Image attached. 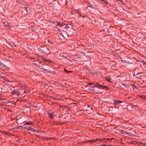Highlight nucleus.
I'll return each instance as SVG.
<instances>
[{
	"label": "nucleus",
	"mask_w": 146,
	"mask_h": 146,
	"mask_svg": "<svg viewBox=\"0 0 146 146\" xmlns=\"http://www.w3.org/2000/svg\"><path fill=\"white\" fill-rule=\"evenodd\" d=\"M65 28L66 29H67V28H68L69 27L68 26H66L65 27Z\"/></svg>",
	"instance_id": "26"
},
{
	"label": "nucleus",
	"mask_w": 146,
	"mask_h": 146,
	"mask_svg": "<svg viewBox=\"0 0 146 146\" xmlns=\"http://www.w3.org/2000/svg\"><path fill=\"white\" fill-rule=\"evenodd\" d=\"M121 133L123 134H125V131H123L122 130V131H121Z\"/></svg>",
	"instance_id": "22"
},
{
	"label": "nucleus",
	"mask_w": 146,
	"mask_h": 146,
	"mask_svg": "<svg viewBox=\"0 0 146 146\" xmlns=\"http://www.w3.org/2000/svg\"><path fill=\"white\" fill-rule=\"evenodd\" d=\"M53 112L52 113H48L49 118H50L51 119H52L53 118Z\"/></svg>",
	"instance_id": "7"
},
{
	"label": "nucleus",
	"mask_w": 146,
	"mask_h": 146,
	"mask_svg": "<svg viewBox=\"0 0 146 146\" xmlns=\"http://www.w3.org/2000/svg\"><path fill=\"white\" fill-rule=\"evenodd\" d=\"M12 94H17V96L19 95L20 92L19 90L18 89H16L13 90L11 92Z\"/></svg>",
	"instance_id": "3"
},
{
	"label": "nucleus",
	"mask_w": 146,
	"mask_h": 146,
	"mask_svg": "<svg viewBox=\"0 0 146 146\" xmlns=\"http://www.w3.org/2000/svg\"><path fill=\"white\" fill-rule=\"evenodd\" d=\"M4 26L6 27L7 28L10 29L11 28V27L10 25L8 23H5L4 24Z\"/></svg>",
	"instance_id": "8"
},
{
	"label": "nucleus",
	"mask_w": 146,
	"mask_h": 146,
	"mask_svg": "<svg viewBox=\"0 0 146 146\" xmlns=\"http://www.w3.org/2000/svg\"><path fill=\"white\" fill-rule=\"evenodd\" d=\"M125 134H127V135H129V133L127 131L125 132Z\"/></svg>",
	"instance_id": "24"
},
{
	"label": "nucleus",
	"mask_w": 146,
	"mask_h": 146,
	"mask_svg": "<svg viewBox=\"0 0 146 146\" xmlns=\"http://www.w3.org/2000/svg\"><path fill=\"white\" fill-rule=\"evenodd\" d=\"M111 146V145H106L105 144H104V145H101L100 146Z\"/></svg>",
	"instance_id": "23"
},
{
	"label": "nucleus",
	"mask_w": 146,
	"mask_h": 146,
	"mask_svg": "<svg viewBox=\"0 0 146 146\" xmlns=\"http://www.w3.org/2000/svg\"><path fill=\"white\" fill-rule=\"evenodd\" d=\"M19 101L21 102H26L27 101L26 99H22L21 97H19L18 99Z\"/></svg>",
	"instance_id": "9"
},
{
	"label": "nucleus",
	"mask_w": 146,
	"mask_h": 146,
	"mask_svg": "<svg viewBox=\"0 0 146 146\" xmlns=\"http://www.w3.org/2000/svg\"><path fill=\"white\" fill-rule=\"evenodd\" d=\"M60 56L61 57H64V58H66L67 59V56H64L63 55V54L62 53H61L60 54Z\"/></svg>",
	"instance_id": "18"
},
{
	"label": "nucleus",
	"mask_w": 146,
	"mask_h": 146,
	"mask_svg": "<svg viewBox=\"0 0 146 146\" xmlns=\"http://www.w3.org/2000/svg\"><path fill=\"white\" fill-rule=\"evenodd\" d=\"M102 1L104 3H108L107 1L104 0H102Z\"/></svg>",
	"instance_id": "20"
},
{
	"label": "nucleus",
	"mask_w": 146,
	"mask_h": 146,
	"mask_svg": "<svg viewBox=\"0 0 146 146\" xmlns=\"http://www.w3.org/2000/svg\"><path fill=\"white\" fill-rule=\"evenodd\" d=\"M59 100H61V101H63V100L62 99H59Z\"/></svg>",
	"instance_id": "27"
},
{
	"label": "nucleus",
	"mask_w": 146,
	"mask_h": 146,
	"mask_svg": "<svg viewBox=\"0 0 146 146\" xmlns=\"http://www.w3.org/2000/svg\"><path fill=\"white\" fill-rule=\"evenodd\" d=\"M23 82H21V83L19 84L18 85L19 87H22L23 88L25 89V90L24 93H28L29 91V88L27 86L23 84Z\"/></svg>",
	"instance_id": "1"
},
{
	"label": "nucleus",
	"mask_w": 146,
	"mask_h": 146,
	"mask_svg": "<svg viewBox=\"0 0 146 146\" xmlns=\"http://www.w3.org/2000/svg\"><path fill=\"white\" fill-rule=\"evenodd\" d=\"M121 103H122V102L120 100H115L114 102V104L115 105H117Z\"/></svg>",
	"instance_id": "5"
},
{
	"label": "nucleus",
	"mask_w": 146,
	"mask_h": 146,
	"mask_svg": "<svg viewBox=\"0 0 146 146\" xmlns=\"http://www.w3.org/2000/svg\"><path fill=\"white\" fill-rule=\"evenodd\" d=\"M25 125V124H24L23 126L22 127V129H28V128L29 127H27V126H26L25 125Z\"/></svg>",
	"instance_id": "11"
},
{
	"label": "nucleus",
	"mask_w": 146,
	"mask_h": 146,
	"mask_svg": "<svg viewBox=\"0 0 146 146\" xmlns=\"http://www.w3.org/2000/svg\"><path fill=\"white\" fill-rule=\"evenodd\" d=\"M89 85H91L92 84H94V86L97 87L98 88H100L101 89H104V88H107V87L106 86H103L102 85H100L99 84H96L93 82L89 83L88 84Z\"/></svg>",
	"instance_id": "2"
},
{
	"label": "nucleus",
	"mask_w": 146,
	"mask_h": 146,
	"mask_svg": "<svg viewBox=\"0 0 146 146\" xmlns=\"http://www.w3.org/2000/svg\"><path fill=\"white\" fill-rule=\"evenodd\" d=\"M74 11H75V10H74ZM75 11H76V12H75L74 13H77L79 15V16L80 17H82V16H81V15L79 13V11L78 10H75Z\"/></svg>",
	"instance_id": "16"
},
{
	"label": "nucleus",
	"mask_w": 146,
	"mask_h": 146,
	"mask_svg": "<svg viewBox=\"0 0 146 146\" xmlns=\"http://www.w3.org/2000/svg\"><path fill=\"white\" fill-rule=\"evenodd\" d=\"M72 14L74 13H72Z\"/></svg>",
	"instance_id": "35"
},
{
	"label": "nucleus",
	"mask_w": 146,
	"mask_h": 146,
	"mask_svg": "<svg viewBox=\"0 0 146 146\" xmlns=\"http://www.w3.org/2000/svg\"><path fill=\"white\" fill-rule=\"evenodd\" d=\"M98 140V139H95V140H90L89 141V142H96V141H97Z\"/></svg>",
	"instance_id": "14"
},
{
	"label": "nucleus",
	"mask_w": 146,
	"mask_h": 146,
	"mask_svg": "<svg viewBox=\"0 0 146 146\" xmlns=\"http://www.w3.org/2000/svg\"><path fill=\"white\" fill-rule=\"evenodd\" d=\"M122 4L123 5H124V2H123Z\"/></svg>",
	"instance_id": "29"
},
{
	"label": "nucleus",
	"mask_w": 146,
	"mask_h": 146,
	"mask_svg": "<svg viewBox=\"0 0 146 146\" xmlns=\"http://www.w3.org/2000/svg\"><path fill=\"white\" fill-rule=\"evenodd\" d=\"M91 90H93V91H94V88H93V87H92V89H91Z\"/></svg>",
	"instance_id": "25"
},
{
	"label": "nucleus",
	"mask_w": 146,
	"mask_h": 146,
	"mask_svg": "<svg viewBox=\"0 0 146 146\" xmlns=\"http://www.w3.org/2000/svg\"><path fill=\"white\" fill-rule=\"evenodd\" d=\"M134 87H135V88H136V86H134Z\"/></svg>",
	"instance_id": "31"
},
{
	"label": "nucleus",
	"mask_w": 146,
	"mask_h": 146,
	"mask_svg": "<svg viewBox=\"0 0 146 146\" xmlns=\"http://www.w3.org/2000/svg\"><path fill=\"white\" fill-rule=\"evenodd\" d=\"M139 96L141 98H142L143 99H146V96L145 95H139Z\"/></svg>",
	"instance_id": "12"
},
{
	"label": "nucleus",
	"mask_w": 146,
	"mask_h": 146,
	"mask_svg": "<svg viewBox=\"0 0 146 146\" xmlns=\"http://www.w3.org/2000/svg\"><path fill=\"white\" fill-rule=\"evenodd\" d=\"M27 130L31 131H34V130L32 128H31L30 127H29Z\"/></svg>",
	"instance_id": "17"
},
{
	"label": "nucleus",
	"mask_w": 146,
	"mask_h": 146,
	"mask_svg": "<svg viewBox=\"0 0 146 146\" xmlns=\"http://www.w3.org/2000/svg\"><path fill=\"white\" fill-rule=\"evenodd\" d=\"M53 139V138H50V139Z\"/></svg>",
	"instance_id": "32"
},
{
	"label": "nucleus",
	"mask_w": 146,
	"mask_h": 146,
	"mask_svg": "<svg viewBox=\"0 0 146 146\" xmlns=\"http://www.w3.org/2000/svg\"><path fill=\"white\" fill-rule=\"evenodd\" d=\"M57 25L58 26H60L61 27H62L63 25H65V24H62L61 23L58 22L57 23Z\"/></svg>",
	"instance_id": "13"
},
{
	"label": "nucleus",
	"mask_w": 146,
	"mask_h": 146,
	"mask_svg": "<svg viewBox=\"0 0 146 146\" xmlns=\"http://www.w3.org/2000/svg\"><path fill=\"white\" fill-rule=\"evenodd\" d=\"M42 60H43V61H48V60L46 59H45V58H42Z\"/></svg>",
	"instance_id": "21"
},
{
	"label": "nucleus",
	"mask_w": 146,
	"mask_h": 146,
	"mask_svg": "<svg viewBox=\"0 0 146 146\" xmlns=\"http://www.w3.org/2000/svg\"><path fill=\"white\" fill-rule=\"evenodd\" d=\"M143 144L144 145H146V143H144Z\"/></svg>",
	"instance_id": "28"
},
{
	"label": "nucleus",
	"mask_w": 146,
	"mask_h": 146,
	"mask_svg": "<svg viewBox=\"0 0 146 146\" xmlns=\"http://www.w3.org/2000/svg\"><path fill=\"white\" fill-rule=\"evenodd\" d=\"M7 81L8 82H10V81H9V80H7Z\"/></svg>",
	"instance_id": "30"
},
{
	"label": "nucleus",
	"mask_w": 146,
	"mask_h": 146,
	"mask_svg": "<svg viewBox=\"0 0 146 146\" xmlns=\"http://www.w3.org/2000/svg\"><path fill=\"white\" fill-rule=\"evenodd\" d=\"M84 17V16H83L82 17Z\"/></svg>",
	"instance_id": "36"
},
{
	"label": "nucleus",
	"mask_w": 146,
	"mask_h": 146,
	"mask_svg": "<svg viewBox=\"0 0 146 146\" xmlns=\"http://www.w3.org/2000/svg\"><path fill=\"white\" fill-rule=\"evenodd\" d=\"M120 1H121V2H122V1H121V0Z\"/></svg>",
	"instance_id": "37"
},
{
	"label": "nucleus",
	"mask_w": 146,
	"mask_h": 146,
	"mask_svg": "<svg viewBox=\"0 0 146 146\" xmlns=\"http://www.w3.org/2000/svg\"><path fill=\"white\" fill-rule=\"evenodd\" d=\"M141 63H142L144 65V66L145 67V68H146V67L145 66H146V64H145V62L143 60H141Z\"/></svg>",
	"instance_id": "15"
},
{
	"label": "nucleus",
	"mask_w": 146,
	"mask_h": 146,
	"mask_svg": "<svg viewBox=\"0 0 146 146\" xmlns=\"http://www.w3.org/2000/svg\"><path fill=\"white\" fill-rule=\"evenodd\" d=\"M25 125H33V124L32 123L31 121H29L28 122L26 123L25 124Z\"/></svg>",
	"instance_id": "10"
},
{
	"label": "nucleus",
	"mask_w": 146,
	"mask_h": 146,
	"mask_svg": "<svg viewBox=\"0 0 146 146\" xmlns=\"http://www.w3.org/2000/svg\"><path fill=\"white\" fill-rule=\"evenodd\" d=\"M134 85H135V84H133V86H134Z\"/></svg>",
	"instance_id": "33"
},
{
	"label": "nucleus",
	"mask_w": 146,
	"mask_h": 146,
	"mask_svg": "<svg viewBox=\"0 0 146 146\" xmlns=\"http://www.w3.org/2000/svg\"><path fill=\"white\" fill-rule=\"evenodd\" d=\"M64 72H66L67 73H69L71 72H72L71 71H67V70L66 69H64Z\"/></svg>",
	"instance_id": "19"
},
{
	"label": "nucleus",
	"mask_w": 146,
	"mask_h": 146,
	"mask_svg": "<svg viewBox=\"0 0 146 146\" xmlns=\"http://www.w3.org/2000/svg\"><path fill=\"white\" fill-rule=\"evenodd\" d=\"M48 41L49 42H49V41L48 40Z\"/></svg>",
	"instance_id": "34"
},
{
	"label": "nucleus",
	"mask_w": 146,
	"mask_h": 146,
	"mask_svg": "<svg viewBox=\"0 0 146 146\" xmlns=\"http://www.w3.org/2000/svg\"><path fill=\"white\" fill-rule=\"evenodd\" d=\"M109 139H106L105 138H103L102 139H98L99 140L100 142H104L106 143L107 142V140H109Z\"/></svg>",
	"instance_id": "4"
},
{
	"label": "nucleus",
	"mask_w": 146,
	"mask_h": 146,
	"mask_svg": "<svg viewBox=\"0 0 146 146\" xmlns=\"http://www.w3.org/2000/svg\"><path fill=\"white\" fill-rule=\"evenodd\" d=\"M105 79L109 83H112V82L110 80V77L107 76L105 78Z\"/></svg>",
	"instance_id": "6"
}]
</instances>
